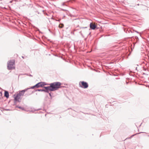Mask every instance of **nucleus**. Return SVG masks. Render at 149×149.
<instances>
[{"mask_svg":"<svg viewBox=\"0 0 149 149\" xmlns=\"http://www.w3.org/2000/svg\"><path fill=\"white\" fill-rule=\"evenodd\" d=\"M61 84L58 82H54L50 84L53 90V91L56 90L61 87Z\"/></svg>","mask_w":149,"mask_h":149,"instance_id":"nucleus-1","label":"nucleus"},{"mask_svg":"<svg viewBox=\"0 0 149 149\" xmlns=\"http://www.w3.org/2000/svg\"><path fill=\"white\" fill-rule=\"evenodd\" d=\"M15 61L14 60H11L8 63L7 67L9 70L13 69L15 68Z\"/></svg>","mask_w":149,"mask_h":149,"instance_id":"nucleus-2","label":"nucleus"},{"mask_svg":"<svg viewBox=\"0 0 149 149\" xmlns=\"http://www.w3.org/2000/svg\"><path fill=\"white\" fill-rule=\"evenodd\" d=\"M45 85H46V84L45 82H41L36 84V86H37V88H38L40 87H42Z\"/></svg>","mask_w":149,"mask_h":149,"instance_id":"nucleus-3","label":"nucleus"},{"mask_svg":"<svg viewBox=\"0 0 149 149\" xmlns=\"http://www.w3.org/2000/svg\"><path fill=\"white\" fill-rule=\"evenodd\" d=\"M81 82L82 85V86H81V87L84 88H86L88 87V85L87 82L84 81H81Z\"/></svg>","mask_w":149,"mask_h":149,"instance_id":"nucleus-4","label":"nucleus"},{"mask_svg":"<svg viewBox=\"0 0 149 149\" xmlns=\"http://www.w3.org/2000/svg\"><path fill=\"white\" fill-rule=\"evenodd\" d=\"M21 96L19 94H17L16 95H14V100L16 101H18L20 97Z\"/></svg>","mask_w":149,"mask_h":149,"instance_id":"nucleus-5","label":"nucleus"},{"mask_svg":"<svg viewBox=\"0 0 149 149\" xmlns=\"http://www.w3.org/2000/svg\"><path fill=\"white\" fill-rule=\"evenodd\" d=\"M90 27L91 29L94 30L96 27V26L95 24L92 22L90 24Z\"/></svg>","mask_w":149,"mask_h":149,"instance_id":"nucleus-6","label":"nucleus"},{"mask_svg":"<svg viewBox=\"0 0 149 149\" xmlns=\"http://www.w3.org/2000/svg\"><path fill=\"white\" fill-rule=\"evenodd\" d=\"M29 88L25 89L24 90H22L19 92V94L21 96H23L24 95V93L25 91H26Z\"/></svg>","mask_w":149,"mask_h":149,"instance_id":"nucleus-7","label":"nucleus"},{"mask_svg":"<svg viewBox=\"0 0 149 149\" xmlns=\"http://www.w3.org/2000/svg\"><path fill=\"white\" fill-rule=\"evenodd\" d=\"M44 88L45 89L46 92H48V91H53V90L52 89L51 85H50V86H47V87H44Z\"/></svg>","mask_w":149,"mask_h":149,"instance_id":"nucleus-8","label":"nucleus"},{"mask_svg":"<svg viewBox=\"0 0 149 149\" xmlns=\"http://www.w3.org/2000/svg\"><path fill=\"white\" fill-rule=\"evenodd\" d=\"M4 96H5L7 98L9 97V93L8 91H5L4 93Z\"/></svg>","mask_w":149,"mask_h":149,"instance_id":"nucleus-9","label":"nucleus"},{"mask_svg":"<svg viewBox=\"0 0 149 149\" xmlns=\"http://www.w3.org/2000/svg\"><path fill=\"white\" fill-rule=\"evenodd\" d=\"M36 91H44L46 92V91L44 89H38Z\"/></svg>","mask_w":149,"mask_h":149,"instance_id":"nucleus-10","label":"nucleus"},{"mask_svg":"<svg viewBox=\"0 0 149 149\" xmlns=\"http://www.w3.org/2000/svg\"><path fill=\"white\" fill-rule=\"evenodd\" d=\"M63 27V24H60L59 26V27L62 28Z\"/></svg>","mask_w":149,"mask_h":149,"instance_id":"nucleus-11","label":"nucleus"},{"mask_svg":"<svg viewBox=\"0 0 149 149\" xmlns=\"http://www.w3.org/2000/svg\"><path fill=\"white\" fill-rule=\"evenodd\" d=\"M36 86V84L33 86H32L31 87L29 88H29V89H33L35 87L37 88V86Z\"/></svg>","mask_w":149,"mask_h":149,"instance_id":"nucleus-12","label":"nucleus"},{"mask_svg":"<svg viewBox=\"0 0 149 149\" xmlns=\"http://www.w3.org/2000/svg\"><path fill=\"white\" fill-rule=\"evenodd\" d=\"M18 108L22 109V110H23L24 109V108H23L22 107H17Z\"/></svg>","mask_w":149,"mask_h":149,"instance_id":"nucleus-13","label":"nucleus"},{"mask_svg":"<svg viewBox=\"0 0 149 149\" xmlns=\"http://www.w3.org/2000/svg\"><path fill=\"white\" fill-rule=\"evenodd\" d=\"M61 10H62L63 11H67V10L66 9H62V8L61 9Z\"/></svg>","mask_w":149,"mask_h":149,"instance_id":"nucleus-14","label":"nucleus"},{"mask_svg":"<svg viewBox=\"0 0 149 149\" xmlns=\"http://www.w3.org/2000/svg\"><path fill=\"white\" fill-rule=\"evenodd\" d=\"M144 85L146 86V87H149V85L148 84H144Z\"/></svg>","mask_w":149,"mask_h":149,"instance_id":"nucleus-15","label":"nucleus"},{"mask_svg":"<svg viewBox=\"0 0 149 149\" xmlns=\"http://www.w3.org/2000/svg\"><path fill=\"white\" fill-rule=\"evenodd\" d=\"M62 6H67L65 5V3H63L62 4Z\"/></svg>","mask_w":149,"mask_h":149,"instance_id":"nucleus-16","label":"nucleus"},{"mask_svg":"<svg viewBox=\"0 0 149 149\" xmlns=\"http://www.w3.org/2000/svg\"><path fill=\"white\" fill-rule=\"evenodd\" d=\"M51 19H53V17H51Z\"/></svg>","mask_w":149,"mask_h":149,"instance_id":"nucleus-17","label":"nucleus"}]
</instances>
